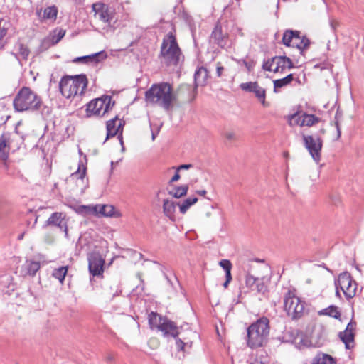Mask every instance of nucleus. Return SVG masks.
Masks as SVG:
<instances>
[{
	"label": "nucleus",
	"mask_w": 364,
	"mask_h": 364,
	"mask_svg": "<svg viewBox=\"0 0 364 364\" xmlns=\"http://www.w3.org/2000/svg\"><path fill=\"white\" fill-rule=\"evenodd\" d=\"M225 136L226 139L230 141L234 140L235 139V134L232 132H226L225 134Z\"/></svg>",
	"instance_id": "nucleus-52"
},
{
	"label": "nucleus",
	"mask_w": 364,
	"mask_h": 364,
	"mask_svg": "<svg viewBox=\"0 0 364 364\" xmlns=\"http://www.w3.org/2000/svg\"><path fill=\"white\" fill-rule=\"evenodd\" d=\"M258 279V277H255L251 275L248 272L245 274V285L250 290H255L254 287Z\"/></svg>",
	"instance_id": "nucleus-41"
},
{
	"label": "nucleus",
	"mask_w": 364,
	"mask_h": 364,
	"mask_svg": "<svg viewBox=\"0 0 364 364\" xmlns=\"http://www.w3.org/2000/svg\"><path fill=\"white\" fill-rule=\"evenodd\" d=\"M179 171H178L176 170V173L174 174V176L171 178V179L170 180L169 183H173V182H176L178 181L179 179H180V174L178 173Z\"/></svg>",
	"instance_id": "nucleus-53"
},
{
	"label": "nucleus",
	"mask_w": 364,
	"mask_h": 364,
	"mask_svg": "<svg viewBox=\"0 0 364 364\" xmlns=\"http://www.w3.org/2000/svg\"><path fill=\"white\" fill-rule=\"evenodd\" d=\"M145 97L147 102L161 107L165 111L172 109L177 102V96L173 87L168 82L153 84L146 92Z\"/></svg>",
	"instance_id": "nucleus-2"
},
{
	"label": "nucleus",
	"mask_w": 364,
	"mask_h": 364,
	"mask_svg": "<svg viewBox=\"0 0 364 364\" xmlns=\"http://www.w3.org/2000/svg\"><path fill=\"white\" fill-rule=\"evenodd\" d=\"M196 193L200 196H205L207 193V191L205 190H198L196 191Z\"/></svg>",
	"instance_id": "nucleus-57"
},
{
	"label": "nucleus",
	"mask_w": 364,
	"mask_h": 364,
	"mask_svg": "<svg viewBox=\"0 0 364 364\" xmlns=\"http://www.w3.org/2000/svg\"><path fill=\"white\" fill-rule=\"evenodd\" d=\"M177 205L178 203H175L173 201L168 199H165L163 202L164 213L172 221H175L176 220L175 212Z\"/></svg>",
	"instance_id": "nucleus-21"
},
{
	"label": "nucleus",
	"mask_w": 364,
	"mask_h": 364,
	"mask_svg": "<svg viewBox=\"0 0 364 364\" xmlns=\"http://www.w3.org/2000/svg\"><path fill=\"white\" fill-rule=\"evenodd\" d=\"M23 236H24V233L21 234V235L18 236V240H22V239L23 238Z\"/></svg>",
	"instance_id": "nucleus-61"
},
{
	"label": "nucleus",
	"mask_w": 364,
	"mask_h": 364,
	"mask_svg": "<svg viewBox=\"0 0 364 364\" xmlns=\"http://www.w3.org/2000/svg\"><path fill=\"white\" fill-rule=\"evenodd\" d=\"M46 226H55L65 233L68 238V219L65 214L61 212H55L51 214L46 223Z\"/></svg>",
	"instance_id": "nucleus-13"
},
{
	"label": "nucleus",
	"mask_w": 364,
	"mask_h": 364,
	"mask_svg": "<svg viewBox=\"0 0 364 364\" xmlns=\"http://www.w3.org/2000/svg\"><path fill=\"white\" fill-rule=\"evenodd\" d=\"M336 287V296L338 298H341V294H340V291H339V286H335Z\"/></svg>",
	"instance_id": "nucleus-58"
},
{
	"label": "nucleus",
	"mask_w": 364,
	"mask_h": 364,
	"mask_svg": "<svg viewBox=\"0 0 364 364\" xmlns=\"http://www.w3.org/2000/svg\"><path fill=\"white\" fill-rule=\"evenodd\" d=\"M296 31L287 30L282 37L284 45L291 47Z\"/></svg>",
	"instance_id": "nucleus-36"
},
{
	"label": "nucleus",
	"mask_w": 364,
	"mask_h": 364,
	"mask_svg": "<svg viewBox=\"0 0 364 364\" xmlns=\"http://www.w3.org/2000/svg\"><path fill=\"white\" fill-rule=\"evenodd\" d=\"M114 105L112 97L109 95H103L100 98L94 99L86 105V116L103 117Z\"/></svg>",
	"instance_id": "nucleus-9"
},
{
	"label": "nucleus",
	"mask_w": 364,
	"mask_h": 364,
	"mask_svg": "<svg viewBox=\"0 0 364 364\" xmlns=\"http://www.w3.org/2000/svg\"><path fill=\"white\" fill-rule=\"evenodd\" d=\"M309 40L306 36H300V33L296 31L291 47L296 48L303 51L309 47Z\"/></svg>",
	"instance_id": "nucleus-22"
},
{
	"label": "nucleus",
	"mask_w": 364,
	"mask_h": 364,
	"mask_svg": "<svg viewBox=\"0 0 364 364\" xmlns=\"http://www.w3.org/2000/svg\"><path fill=\"white\" fill-rule=\"evenodd\" d=\"M13 106L17 112H33L41 110L43 116L50 114V108L43 105L41 97L30 87L26 86L21 87L14 97Z\"/></svg>",
	"instance_id": "nucleus-1"
},
{
	"label": "nucleus",
	"mask_w": 364,
	"mask_h": 364,
	"mask_svg": "<svg viewBox=\"0 0 364 364\" xmlns=\"http://www.w3.org/2000/svg\"><path fill=\"white\" fill-rule=\"evenodd\" d=\"M355 323L350 322L348 323L346 328L344 331L349 332V333H353L354 328H355Z\"/></svg>",
	"instance_id": "nucleus-49"
},
{
	"label": "nucleus",
	"mask_w": 364,
	"mask_h": 364,
	"mask_svg": "<svg viewBox=\"0 0 364 364\" xmlns=\"http://www.w3.org/2000/svg\"><path fill=\"white\" fill-rule=\"evenodd\" d=\"M244 64L249 72H250L252 70L253 66H254V64L252 63L244 61Z\"/></svg>",
	"instance_id": "nucleus-55"
},
{
	"label": "nucleus",
	"mask_w": 364,
	"mask_h": 364,
	"mask_svg": "<svg viewBox=\"0 0 364 364\" xmlns=\"http://www.w3.org/2000/svg\"><path fill=\"white\" fill-rule=\"evenodd\" d=\"M159 131H157L156 132H152V134H151V138H152V140L154 141L158 134Z\"/></svg>",
	"instance_id": "nucleus-59"
},
{
	"label": "nucleus",
	"mask_w": 364,
	"mask_h": 364,
	"mask_svg": "<svg viewBox=\"0 0 364 364\" xmlns=\"http://www.w3.org/2000/svg\"><path fill=\"white\" fill-rule=\"evenodd\" d=\"M198 201V198L196 197H189L184 200L182 203H178L179 206L180 213L182 214H185L188 208L195 204Z\"/></svg>",
	"instance_id": "nucleus-32"
},
{
	"label": "nucleus",
	"mask_w": 364,
	"mask_h": 364,
	"mask_svg": "<svg viewBox=\"0 0 364 364\" xmlns=\"http://www.w3.org/2000/svg\"><path fill=\"white\" fill-rule=\"evenodd\" d=\"M41 268V263L33 259H26L25 262L21 265L20 269V275L26 277H34L36 272Z\"/></svg>",
	"instance_id": "nucleus-16"
},
{
	"label": "nucleus",
	"mask_w": 364,
	"mask_h": 364,
	"mask_svg": "<svg viewBox=\"0 0 364 364\" xmlns=\"http://www.w3.org/2000/svg\"><path fill=\"white\" fill-rule=\"evenodd\" d=\"M254 289L255 290H257V292L261 293V292L265 291L266 287L264 284V282H262V280L258 278Z\"/></svg>",
	"instance_id": "nucleus-44"
},
{
	"label": "nucleus",
	"mask_w": 364,
	"mask_h": 364,
	"mask_svg": "<svg viewBox=\"0 0 364 364\" xmlns=\"http://www.w3.org/2000/svg\"><path fill=\"white\" fill-rule=\"evenodd\" d=\"M73 62L82 63L85 64L90 63L89 57H87V55L75 58V59H73Z\"/></svg>",
	"instance_id": "nucleus-47"
},
{
	"label": "nucleus",
	"mask_w": 364,
	"mask_h": 364,
	"mask_svg": "<svg viewBox=\"0 0 364 364\" xmlns=\"http://www.w3.org/2000/svg\"><path fill=\"white\" fill-rule=\"evenodd\" d=\"M225 71V68L222 65L220 62H218L216 63V75L218 77H220L223 75V72Z\"/></svg>",
	"instance_id": "nucleus-46"
},
{
	"label": "nucleus",
	"mask_w": 364,
	"mask_h": 364,
	"mask_svg": "<svg viewBox=\"0 0 364 364\" xmlns=\"http://www.w3.org/2000/svg\"><path fill=\"white\" fill-rule=\"evenodd\" d=\"M319 316H328L335 319H341V312L339 308L335 305H330L329 306L323 309L318 311Z\"/></svg>",
	"instance_id": "nucleus-23"
},
{
	"label": "nucleus",
	"mask_w": 364,
	"mask_h": 364,
	"mask_svg": "<svg viewBox=\"0 0 364 364\" xmlns=\"http://www.w3.org/2000/svg\"><path fill=\"white\" fill-rule=\"evenodd\" d=\"M272 63L274 68L273 72H283L286 69H291L294 68L292 60L286 56H275L272 58Z\"/></svg>",
	"instance_id": "nucleus-19"
},
{
	"label": "nucleus",
	"mask_w": 364,
	"mask_h": 364,
	"mask_svg": "<svg viewBox=\"0 0 364 364\" xmlns=\"http://www.w3.org/2000/svg\"><path fill=\"white\" fill-rule=\"evenodd\" d=\"M111 165H112V166H114V164L113 161L111 162Z\"/></svg>",
	"instance_id": "nucleus-63"
},
{
	"label": "nucleus",
	"mask_w": 364,
	"mask_h": 364,
	"mask_svg": "<svg viewBox=\"0 0 364 364\" xmlns=\"http://www.w3.org/2000/svg\"><path fill=\"white\" fill-rule=\"evenodd\" d=\"M340 338L342 341L345 343L346 348L347 349H350L353 347L354 342V334L353 333L349 332H341Z\"/></svg>",
	"instance_id": "nucleus-30"
},
{
	"label": "nucleus",
	"mask_w": 364,
	"mask_h": 364,
	"mask_svg": "<svg viewBox=\"0 0 364 364\" xmlns=\"http://www.w3.org/2000/svg\"><path fill=\"white\" fill-rule=\"evenodd\" d=\"M165 277H166V279H167L168 282L171 286H173V284H172V282H171V279L168 277V276L165 274Z\"/></svg>",
	"instance_id": "nucleus-60"
},
{
	"label": "nucleus",
	"mask_w": 364,
	"mask_h": 364,
	"mask_svg": "<svg viewBox=\"0 0 364 364\" xmlns=\"http://www.w3.org/2000/svg\"><path fill=\"white\" fill-rule=\"evenodd\" d=\"M314 364H336L333 358L327 354L318 355L314 359Z\"/></svg>",
	"instance_id": "nucleus-33"
},
{
	"label": "nucleus",
	"mask_w": 364,
	"mask_h": 364,
	"mask_svg": "<svg viewBox=\"0 0 364 364\" xmlns=\"http://www.w3.org/2000/svg\"><path fill=\"white\" fill-rule=\"evenodd\" d=\"M107 53L105 51H100L94 54L87 55L90 63H98L107 58Z\"/></svg>",
	"instance_id": "nucleus-38"
},
{
	"label": "nucleus",
	"mask_w": 364,
	"mask_h": 364,
	"mask_svg": "<svg viewBox=\"0 0 364 364\" xmlns=\"http://www.w3.org/2000/svg\"><path fill=\"white\" fill-rule=\"evenodd\" d=\"M58 9L56 6L52 5L46 9L36 11V15L41 21H55L57 18Z\"/></svg>",
	"instance_id": "nucleus-18"
},
{
	"label": "nucleus",
	"mask_w": 364,
	"mask_h": 364,
	"mask_svg": "<svg viewBox=\"0 0 364 364\" xmlns=\"http://www.w3.org/2000/svg\"><path fill=\"white\" fill-rule=\"evenodd\" d=\"M93 212L102 216L112 217L114 215V208L111 205H96L93 207Z\"/></svg>",
	"instance_id": "nucleus-25"
},
{
	"label": "nucleus",
	"mask_w": 364,
	"mask_h": 364,
	"mask_svg": "<svg viewBox=\"0 0 364 364\" xmlns=\"http://www.w3.org/2000/svg\"><path fill=\"white\" fill-rule=\"evenodd\" d=\"M124 122L120 120L117 117L108 120L106 124L107 129V137L106 140L109 137H112L118 135V138L119 139L120 144L123 146V138H122V130ZM122 150H124V146H122Z\"/></svg>",
	"instance_id": "nucleus-14"
},
{
	"label": "nucleus",
	"mask_w": 364,
	"mask_h": 364,
	"mask_svg": "<svg viewBox=\"0 0 364 364\" xmlns=\"http://www.w3.org/2000/svg\"><path fill=\"white\" fill-rule=\"evenodd\" d=\"M193 167V165L191 164H182L177 167V171H180L181 170H187Z\"/></svg>",
	"instance_id": "nucleus-51"
},
{
	"label": "nucleus",
	"mask_w": 364,
	"mask_h": 364,
	"mask_svg": "<svg viewBox=\"0 0 364 364\" xmlns=\"http://www.w3.org/2000/svg\"><path fill=\"white\" fill-rule=\"evenodd\" d=\"M8 28L6 26V22L0 18V49H3L5 46V43L4 42V38L7 34Z\"/></svg>",
	"instance_id": "nucleus-39"
},
{
	"label": "nucleus",
	"mask_w": 364,
	"mask_h": 364,
	"mask_svg": "<svg viewBox=\"0 0 364 364\" xmlns=\"http://www.w3.org/2000/svg\"><path fill=\"white\" fill-rule=\"evenodd\" d=\"M304 304V301L296 294L294 289H288L284 295V309L292 319H298L303 316Z\"/></svg>",
	"instance_id": "nucleus-6"
},
{
	"label": "nucleus",
	"mask_w": 364,
	"mask_h": 364,
	"mask_svg": "<svg viewBox=\"0 0 364 364\" xmlns=\"http://www.w3.org/2000/svg\"><path fill=\"white\" fill-rule=\"evenodd\" d=\"M188 189V186H178L169 191V194L176 198H179L186 195Z\"/></svg>",
	"instance_id": "nucleus-35"
},
{
	"label": "nucleus",
	"mask_w": 364,
	"mask_h": 364,
	"mask_svg": "<svg viewBox=\"0 0 364 364\" xmlns=\"http://www.w3.org/2000/svg\"><path fill=\"white\" fill-rule=\"evenodd\" d=\"M321 119L314 114H309L303 112V119L301 122V127H312L313 125L318 123Z\"/></svg>",
	"instance_id": "nucleus-27"
},
{
	"label": "nucleus",
	"mask_w": 364,
	"mask_h": 364,
	"mask_svg": "<svg viewBox=\"0 0 364 364\" xmlns=\"http://www.w3.org/2000/svg\"><path fill=\"white\" fill-rule=\"evenodd\" d=\"M37 219H38V218L36 217V218H35V220H34V224H36V222H37Z\"/></svg>",
	"instance_id": "nucleus-62"
},
{
	"label": "nucleus",
	"mask_w": 364,
	"mask_h": 364,
	"mask_svg": "<svg viewBox=\"0 0 364 364\" xmlns=\"http://www.w3.org/2000/svg\"><path fill=\"white\" fill-rule=\"evenodd\" d=\"M330 25L332 29L335 30L337 28V26H338L339 23L335 20H331L330 21Z\"/></svg>",
	"instance_id": "nucleus-56"
},
{
	"label": "nucleus",
	"mask_w": 364,
	"mask_h": 364,
	"mask_svg": "<svg viewBox=\"0 0 364 364\" xmlns=\"http://www.w3.org/2000/svg\"><path fill=\"white\" fill-rule=\"evenodd\" d=\"M160 54L166 65H176L178 63L181 51L173 33L169 32L164 36Z\"/></svg>",
	"instance_id": "nucleus-5"
},
{
	"label": "nucleus",
	"mask_w": 364,
	"mask_h": 364,
	"mask_svg": "<svg viewBox=\"0 0 364 364\" xmlns=\"http://www.w3.org/2000/svg\"><path fill=\"white\" fill-rule=\"evenodd\" d=\"M219 264L225 272V274H231L232 263L230 260L222 259Z\"/></svg>",
	"instance_id": "nucleus-43"
},
{
	"label": "nucleus",
	"mask_w": 364,
	"mask_h": 364,
	"mask_svg": "<svg viewBox=\"0 0 364 364\" xmlns=\"http://www.w3.org/2000/svg\"><path fill=\"white\" fill-rule=\"evenodd\" d=\"M257 85V82H249L240 84V87L245 92H252Z\"/></svg>",
	"instance_id": "nucleus-42"
},
{
	"label": "nucleus",
	"mask_w": 364,
	"mask_h": 364,
	"mask_svg": "<svg viewBox=\"0 0 364 364\" xmlns=\"http://www.w3.org/2000/svg\"><path fill=\"white\" fill-rule=\"evenodd\" d=\"M208 71L204 67H200L196 70L194 74L195 85L196 87L203 86L206 83Z\"/></svg>",
	"instance_id": "nucleus-24"
},
{
	"label": "nucleus",
	"mask_w": 364,
	"mask_h": 364,
	"mask_svg": "<svg viewBox=\"0 0 364 364\" xmlns=\"http://www.w3.org/2000/svg\"><path fill=\"white\" fill-rule=\"evenodd\" d=\"M87 168L82 161H80L78 164V169L77 171L73 173L68 179L69 183L75 182V190L79 191L80 194L85 193V190L88 188V178L86 176Z\"/></svg>",
	"instance_id": "nucleus-11"
},
{
	"label": "nucleus",
	"mask_w": 364,
	"mask_h": 364,
	"mask_svg": "<svg viewBox=\"0 0 364 364\" xmlns=\"http://www.w3.org/2000/svg\"><path fill=\"white\" fill-rule=\"evenodd\" d=\"M88 80L85 74L75 76L66 75L61 78L59 89L63 96L69 99L82 95L87 88Z\"/></svg>",
	"instance_id": "nucleus-4"
},
{
	"label": "nucleus",
	"mask_w": 364,
	"mask_h": 364,
	"mask_svg": "<svg viewBox=\"0 0 364 364\" xmlns=\"http://www.w3.org/2000/svg\"><path fill=\"white\" fill-rule=\"evenodd\" d=\"M9 148L7 146L6 137L2 135L0 137V159L6 161L9 156Z\"/></svg>",
	"instance_id": "nucleus-29"
},
{
	"label": "nucleus",
	"mask_w": 364,
	"mask_h": 364,
	"mask_svg": "<svg viewBox=\"0 0 364 364\" xmlns=\"http://www.w3.org/2000/svg\"><path fill=\"white\" fill-rule=\"evenodd\" d=\"M79 153H80V154H81V155L82 154V151H81V150H80V149L79 150Z\"/></svg>",
	"instance_id": "nucleus-64"
},
{
	"label": "nucleus",
	"mask_w": 364,
	"mask_h": 364,
	"mask_svg": "<svg viewBox=\"0 0 364 364\" xmlns=\"http://www.w3.org/2000/svg\"><path fill=\"white\" fill-rule=\"evenodd\" d=\"M65 34V30L55 29L49 36L44 38L43 44L46 46H54L64 37Z\"/></svg>",
	"instance_id": "nucleus-20"
},
{
	"label": "nucleus",
	"mask_w": 364,
	"mask_h": 364,
	"mask_svg": "<svg viewBox=\"0 0 364 364\" xmlns=\"http://www.w3.org/2000/svg\"><path fill=\"white\" fill-rule=\"evenodd\" d=\"M335 125H336V130H337V137H336V139L338 140L341 137V129H340V126H339L338 122H335Z\"/></svg>",
	"instance_id": "nucleus-54"
},
{
	"label": "nucleus",
	"mask_w": 364,
	"mask_h": 364,
	"mask_svg": "<svg viewBox=\"0 0 364 364\" xmlns=\"http://www.w3.org/2000/svg\"><path fill=\"white\" fill-rule=\"evenodd\" d=\"M324 127H321L315 134H302L304 147L306 149L312 159L317 164L321 159V150L323 148V139L321 136L326 134Z\"/></svg>",
	"instance_id": "nucleus-8"
},
{
	"label": "nucleus",
	"mask_w": 364,
	"mask_h": 364,
	"mask_svg": "<svg viewBox=\"0 0 364 364\" xmlns=\"http://www.w3.org/2000/svg\"><path fill=\"white\" fill-rule=\"evenodd\" d=\"M88 268L90 274L100 276L103 273L105 259L99 252H92L88 255Z\"/></svg>",
	"instance_id": "nucleus-12"
},
{
	"label": "nucleus",
	"mask_w": 364,
	"mask_h": 364,
	"mask_svg": "<svg viewBox=\"0 0 364 364\" xmlns=\"http://www.w3.org/2000/svg\"><path fill=\"white\" fill-rule=\"evenodd\" d=\"M158 331L162 332L164 337L171 336L176 338L179 334L176 324L166 317L163 320Z\"/></svg>",
	"instance_id": "nucleus-17"
},
{
	"label": "nucleus",
	"mask_w": 364,
	"mask_h": 364,
	"mask_svg": "<svg viewBox=\"0 0 364 364\" xmlns=\"http://www.w3.org/2000/svg\"><path fill=\"white\" fill-rule=\"evenodd\" d=\"M274 68V65L272 63V58L271 59H268L267 61H264L262 65L263 70L267 71H273Z\"/></svg>",
	"instance_id": "nucleus-45"
},
{
	"label": "nucleus",
	"mask_w": 364,
	"mask_h": 364,
	"mask_svg": "<svg viewBox=\"0 0 364 364\" xmlns=\"http://www.w3.org/2000/svg\"><path fill=\"white\" fill-rule=\"evenodd\" d=\"M92 11L95 13V18L104 24L103 30L106 33L113 32L115 27L112 23L115 17V10L112 7L102 2H97L92 4Z\"/></svg>",
	"instance_id": "nucleus-7"
},
{
	"label": "nucleus",
	"mask_w": 364,
	"mask_h": 364,
	"mask_svg": "<svg viewBox=\"0 0 364 364\" xmlns=\"http://www.w3.org/2000/svg\"><path fill=\"white\" fill-rule=\"evenodd\" d=\"M269 320L262 317L252 323L247 329V345L251 348L263 346L269 334Z\"/></svg>",
	"instance_id": "nucleus-3"
},
{
	"label": "nucleus",
	"mask_w": 364,
	"mask_h": 364,
	"mask_svg": "<svg viewBox=\"0 0 364 364\" xmlns=\"http://www.w3.org/2000/svg\"><path fill=\"white\" fill-rule=\"evenodd\" d=\"M164 318L155 312H151L149 315V323L151 328L158 330Z\"/></svg>",
	"instance_id": "nucleus-26"
},
{
	"label": "nucleus",
	"mask_w": 364,
	"mask_h": 364,
	"mask_svg": "<svg viewBox=\"0 0 364 364\" xmlns=\"http://www.w3.org/2000/svg\"><path fill=\"white\" fill-rule=\"evenodd\" d=\"M16 49L18 51V54L21 55L23 59H27L30 54V50L26 46L21 43H18L16 45Z\"/></svg>",
	"instance_id": "nucleus-40"
},
{
	"label": "nucleus",
	"mask_w": 364,
	"mask_h": 364,
	"mask_svg": "<svg viewBox=\"0 0 364 364\" xmlns=\"http://www.w3.org/2000/svg\"><path fill=\"white\" fill-rule=\"evenodd\" d=\"M335 286H339L346 298L350 299L356 294L357 283L348 272L341 273L335 281Z\"/></svg>",
	"instance_id": "nucleus-10"
},
{
	"label": "nucleus",
	"mask_w": 364,
	"mask_h": 364,
	"mask_svg": "<svg viewBox=\"0 0 364 364\" xmlns=\"http://www.w3.org/2000/svg\"><path fill=\"white\" fill-rule=\"evenodd\" d=\"M68 272V266L61 267L59 268L54 269L52 273V276L55 279H58L61 283L64 281L65 277Z\"/></svg>",
	"instance_id": "nucleus-34"
},
{
	"label": "nucleus",
	"mask_w": 364,
	"mask_h": 364,
	"mask_svg": "<svg viewBox=\"0 0 364 364\" xmlns=\"http://www.w3.org/2000/svg\"><path fill=\"white\" fill-rule=\"evenodd\" d=\"M228 40L227 34L223 32L222 26L218 22L211 33L210 41L223 48L227 46Z\"/></svg>",
	"instance_id": "nucleus-15"
},
{
	"label": "nucleus",
	"mask_w": 364,
	"mask_h": 364,
	"mask_svg": "<svg viewBox=\"0 0 364 364\" xmlns=\"http://www.w3.org/2000/svg\"><path fill=\"white\" fill-rule=\"evenodd\" d=\"M303 112H296L289 117V124L291 126L299 125L301 127Z\"/></svg>",
	"instance_id": "nucleus-37"
},
{
	"label": "nucleus",
	"mask_w": 364,
	"mask_h": 364,
	"mask_svg": "<svg viewBox=\"0 0 364 364\" xmlns=\"http://www.w3.org/2000/svg\"><path fill=\"white\" fill-rule=\"evenodd\" d=\"M252 92L255 93L258 100L262 103V105L264 107H267L269 106V103L265 100L266 91L263 87H260L257 84Z\"/></svg>",
	"instance_id": "nucleus-31"
},
{
	"label": "nucleus",
	"mask_w": 364,
	"mask_h": 364,
	"mask_svg": "<svg viewBox=\"0 0 364 364\" xmlns=\"http://www.w3.org/2000/svg\"><path fill=\"white\" fill-rule=\"evenodd\" d=\"M186 343L178 338H176V346L178 350H183Z\"/></svg>",
	"instance_id": "nucleus-48"
},
{
	"label": "nucleus",
	"mask_w": 364,
	"mask_h": 364,
	"mask_svg": "<svg viewBox=\"0 0 364 364\" xmlns=\"http://www.w3.org/2000/svg\"><path fill=\"white\" fill-rule=\"evenodd\" d=\"M232 274H225V282L223 283L224 288H227L232 281Z\"/></svg>",
	"instance_id": "nucleus-50"
},
{
	"label": "nucleus",
	"mask_w": 364,
	"mask_h": 364,
	"mask_svg": "<svg viewBox=\"0 0 364 364\" xmlns=\"http://www.w3.org/2000/svg\"><path fill=\"white\" fill-rule=\"evenodd\" d=\"M294 80L293 74H289L284 78L275 80L274 81V92H277V90L284 86L289 85Z\"/></svg>",
	"instance_id": "nucleus-28"
}]
</instances>
